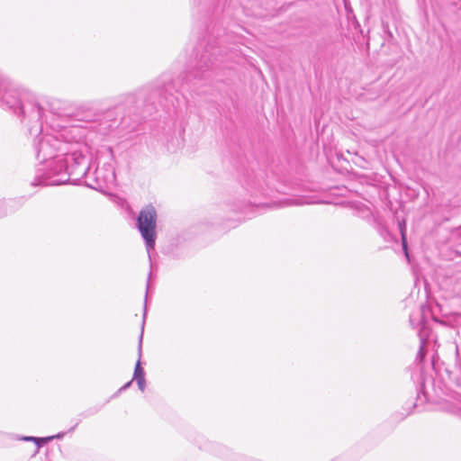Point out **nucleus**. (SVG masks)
I'll return each instance as SVG.
<instances>
[{
  "label": "nucleus",
  "instance_id": "1",
  "mask_svg": "<svg viewBox=\"0 0 461 461\" xmlns=\"http://www.w3.org/2000/svg\"><path fill=\"white\" fill-rule=\"evenodd\" d=\"M18 103L10 107L5 104L7 108L14 111L19 117L23 116V121L28 119L34 124L30 126L28 131L30 134H36L34 140V149L36 151V158L41 162V165L36 169V175L40 168H44L42 172H50V161L62 159L63 157L69 151L73 146H77L78 143H72L65 140L68 131L67 129H81L78 126L64 127V131L58 134H46L40 136L42 130V108L34 101L24 100L22 93L17 87ZM1 105H4L0 102Z\"/></svg>",
  "mask_w": 461,
  "mask_h": 461
},
{
  "label": "nucleus",
  "instance_id": "2",
  "mask_svg": "<svg viewBox=\"0 0 461 461\" xmlns=\"http://www.w3.org/2000/svg\"><path fill=\"white\" fill-rule=\"evenodd\" d=\"M222 61L221 50L219 47L211 45L205 47L193 70L181 75L175 80L164 81L162 89L154 91L152 97L159 95V105L169 110L178 104V98L174 95L173 91L180 93L185 99H187L185 95L187 92L202 95L203 92L197 86L198 82L209 79L212 71L220 68Z\"/></svg>",
  "mask_w": 461,
  "mask_h": 461
},
{
  "label": "nucleus",
  "instance_id": "3",
  "mask_svg": "<svg viewBox=\"0 0 461 461\" xmlns=\"http://www.w3.org/2000/svg\"><path fill=\"white\" fill-rule=\"evenodd\" d=\"M142 104V97L138 98L135 95L130 94L114 109L104 113L90 110L82 115L81 120L92 123L91 127L103 135L109 134L115 129L131 132L157 110L153 104H146L140 109Z\"/></svg>",
  "mask_w": 461,
  "mask_h": 461
},
{
  "label": "nucleus",
  "instance_id": "4",
  "mask_svg": "<svg viewBox=\"0 0 461 461\" xmlns=\"http://www.w3.org/2000/svg\"><path fill=\"white\" fill-rule=\"evenodd\" d=\"M73 146L62 159L50 161V172H42L44 168L38 170L32 185H59L71 181H77L86 176L89 170V159L83 151Z\"/></svg>",
  "mask_w": 461,
  "mask_h": 461
},
{
  "label": "nucleus",
  "instance_id": "5",
  "mask_svg": "<svg viewBox=\"0 0 461 461\" xmlns=\"http://www.w3.org/2000/svg\"><path fill=\"white\" fill-rule=\"evenodd\" d=\"M137 227L145 240L148 252L153 249L156 241L157 211L151 204L143 207L137 219Z\"/></svg>",
  "mask_w": 461,
  "mask_h": 461
},
{
  "label": "nucleus",
  "instance_id": "6",
  "mask_svg": "<svg viewBox=\"0 0 461 461\" xmlns=\"http://www.w3.org/2000/svg\"><path fill=\"white\" fill-rule=\"evenodd\" d=\"M18 101L17 86L7 77L0 73V102L14 107Z\"/></svg>",
  "mask_w": 461,
  "mask_h": 461
},
{
  "label": "nucleus",
  "instance_id": "7",
  "mask_svg": "<svg viewBox=\"0 0 461 461\" xmlns=\"http://www.w3.org/2000/svg\"><path fill=\"white\" fill-rule=\"evenodd\" d=\"M95 175V185L87 184V185L96 190L102 189L104 185H113L116 179L114 168L111 164L97 167Z\"/></svg>",
  "mask_w": 461,
  "mask_h": 461
},
{
  "label": "nucleus",
  "instance_id": "8",
  "mask_svg": "<svg viewBox=\"0 0 461 461\" xmlns=\"http://www.w3.org/2000/svg\"><path fill=\"white\" fill-rule=\"evenodd\" d=\"M150 276H151V272L149 275V280H148V283H147V291H146L144 312H143V321H142V325H141V332H140V338H139V344H138V356H139V358H138V360L136 362V365H135L134 373H133V378H132V380H135V381L138 380V379H142V378L145 377V372H144L143 368L141 367L140 358H141V356H142L143 330H144L145 319H146V315H147V299H148V293H149V278H150Z\"/></svg>",
  "mask_w": 461,
  "mask_h": 461
},
{
  "label": "nucleus",
  "instance_id": "9",
  "mask_svg": "<svg viewBox=\"0 0 461 461\" xmlns=\"http://www.w3.org/2000/svg\"><path fill=\"white\" fill-rule=\"evenodd\" d=\"M410 323L413 328L420 325V328L418 332V336L420 338V344L426 345L430 330L426 326L425 321L422 317L421 309H420L416 312H412L410 314Z\"/></svg>",
  "mask_w": 461,
  "mask_h": 461
},
{
  "label": "nucleus",
  "instance_id": "10",
  "mask_svg": "<svg viewBox=\"0 0 461 461\" xmlns=\"http://www.w3.org/2000/svg\"><path fill=\"white\" fill-rule=\"evenodd\" d=\"M52 439H53V437H46V438H36L35 437V440L33 441L36 444V450L34 452V455L39 452L40 447L43 444H46V443L51 441Z\"/></svg>",
  "mask_w": 461,
  "mask_h": 461
},
{
  "label": "nucleus",
  "instance_id": "11",
  "mask_svg": "<svg viewBox=\"0 0 461 461\" xmlns=\"http://www.w3.org/2000/svg\"><path fill=\"white\" fill-rule=\"evenodd\" d=\"M304 202L302 199H287L279 203L280 206L302 205Z\"/></svg>",
  "mask_w": 461,
  "mask_h": 461
},
{
  "label": "nucleus",
  "instance_id": "12",
  "mask_svg": "<svg viewBox=\"0 0 461 461\" xmlns=\"http://www.w3.org/2000/svg\"><path fill=\"white\" fill-rule=\"evenodd\" d=\"M425 346L426 345L420 344V348L417 354V359L420 361H421L425 357Z\"/></svg>",
  "mask_w": 461,
  "mask_h": 461
},
{
  "label": "nucleus",
  "instance_id": "13",
  "mask_svg": "<svg viewBox=\"0 0 461 461\" xmlns=\"http://www.w3.org/2000/svg\"><path fill=\"white\" fill-rule=\"evenodd\" d=\"M7 213V204L5 202H0V217Z\"/></svg>",
  "mask_w": 461,
  "mask_h": 461
},
{
  "label": "nucleus",
  "instance_id": "14",
  "mask_svg": "<svg viewBox=\"0 0 461 461\" xmlns=\"http://www.w3.org/2000/svg\"><path fill=\"white\" fill-rule=\"evenodd\" d=\"M137 382V384H138V387L139 389L143 392L145 390V387H146V380H145V377L142 378V379H138L136 380Z\"/></svg>",
  "mask_w": 461,
  "mask_h": 461
},
{
  "label": "nucleus",
  "instance_id": "15",
  "mask_svg": "<svg viewBox=\"0 0 461 461\" xmlns=\"http://www.w3.org/2000/svg\"><path fill=\"white\" fill-rule=\"evenodd\" d=\"M401 233H402V249L405 251L406 256L408 257L407 242H406L405 235H404L402 229H401Z\"/></svg>",
  "mask_w": 461,
  "mask_h": 461
},
{
  "label": "nucleus",
  "instance_id": "16",
  "mask_svg": "<svg viewBox=\"0 0 461 461\" xmlns=\"http://www.w3.org/2000/svg\"><path fill=\"white\" fill-rule=\"evenodd\" d=\"M131 383H132V380H131V381H129V382H128V383H126L123 386H122V387L118 390L117 394H118V393H122V391H125L126 389H128V388L131 386Z\"/></svg>",
  "mask_w": 461,
  "mask_h": 461
},
{
  "label": "nucleus",
  "instance_id": "17",
  "mask_svg": "<svg viewBox=\"0 0 461 461\" xmlns=\"http://www.w3.org/2000/svg\"><path fill=\"white\" fill-rule=\"evenodd\" d=\"M66 432H59L57 435L52 436L54 438H62L65 436Z\"/></svg>",
  "mask_w": 461,
  "mask_h": 461
},
{
  "label": "nucleus",
  "instance_id": "18",
  "mask_svg": "<svg viewBox=\"0 0 461 461\" xmlns=\"http://www.w3.org/2000/svg\"><path fill=\"white\" fill-rule=\"evenodd\" d=\"M433 321H436V322H438V323H439V324H441V325H445V324H446V322H445V321H441V320L438 319L437 317H433Z\"/></svg>",
  "mask_w": 461,
  "mask_h": 461
},
{
  "label": "nucleus",
  "instance_id": "19",
  "mask_svg": "<svg viewBox=\"0 0 461 461\" xmlns=\"http://www.w3.org/2000/svg\"><path fill=\"white\" fill-rule=\"evenodd\" d=\"M23 439L25 441H34L35 437H23Z\"/></svg>",
  "mask_w": 461,
  "mask_h": 461
},
{
  "label": "nucleus",
  "instance_id": "20",
  "mask_svg": "<svg viewBox=\"0 0 461 461\" xmlns=\"http://www.w3.org/2000/svg\"><path fill=\"white\" fill-rule=\"evenodd\" d=\"M77 425H78V422H77L68 431L69 432L73 431Z\"/></svg>",
  "mask_w": 461,
  "mask_h": 461
}]
</instances>
